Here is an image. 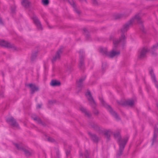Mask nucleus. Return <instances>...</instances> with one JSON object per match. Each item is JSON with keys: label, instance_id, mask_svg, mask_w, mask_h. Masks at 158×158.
I'll use <instances>...</instances> for the list:
<instances>
[{"label": "nucleus", "instance_id": "obj_11", "mask_svg": "<svg viewBox=\"0 0 158 158\" xmlns=\"http://www.w3.org/2000/svg\"><path fill=\"white\" fill-rule=\"evenodd\" d=\"M60 81L56 80H52L50 83L51 85L53 86H59L60 85Z\"/></svg>", "mask_w": 158, "mask_h": 158}, {"label": "nucleus", "instance_id": "obj_31", "mask_svg": "<svg viewBox=\"0 0 158 158\" xmlns=\"http://www.w3.org/2000/svg\"><path fill=\"white\" fill-rule=\"evenodd\" d=\"M109 137H110L109 135H107V138Z\"/></svg>", "mask_w": 158, "mask_h": 158}, {"label": "nucleus", "instance_id": "obj_15", "mask_svg": "<svg viewBox=\"0 0 158 158\" xmlns=\"http://www.w3.org/2000/svg\"><path fill=\"white\" fill-rule=\"evenodd\" d=\"M100 52L103 54L107 55V51L106 49L102 48H100L99 49Z\"/></svg>", "mask_w": 158, "mask_h": 158}, {"label": "nucleus", "instance_id": "obj_1", "mask_svg": "<svg viewBox=\"0 0 158 158\" xmlns=\"http://www.w3.org/2000/svg\"><path fill=\"white\" fill-rule=\"evenodd\" d=\"M114 136L115 139H117L118 141H119V152L120 154L124 149L126 141H124L123 143H122V141H120V139L121 137L120 133L119 132H118L117 133H115L114 134Z\"/></svg>", "mask_w": 158, "mask_h": 158}, {"label": "nucleus", "instance_id": "obj_18", "mask_svg": "<svg viewBox=\"0 0 158 158\" xmlns=\"http://www.w3.org/2000/svg\"><path fill=\"white\" fill-rule=\"evenodd\" d=\"M158 47V44L155 45L153 46V47L152 48L151 50V52H152V53L153 55V53H152V51L154 50H155L157 48V47Z\"/></svg>", "mask_w": 158, "mask_h": 158}, {"label": "nucleus", "instance_id": "obj_8", "mask_svg": "<svg viewBox=\"0 0 158 158\" xmlns=\"http://www.w3.org/2000/svg\"><path fill=\"white\" fill-rule=\"evenodd\" d=\"M33 19L34 23L37 26L38 29L41 30L42 29V27L40 23L38 18L36 16H34L33 17Z\"/></svg>", "mask_w": 158, "mask_h": 158}, {"label": "nucleus", "instance_id": "obj_6", "mask_svg": "<svg viewBox=\"0 0 158 158\" xmlns=\"http://www.w3.org/2000/svg\"><path fill=\"white\" fill-rule=\"evenodd\" d=\"M140 18L139 16V15H137L135 16L134 18H132L131 19L130 21V23L129 24V25L130 24H131L134 23V22H137L138 23H140Z\"/></svg>", "mask_w": 158, "mask_h": 158}, {"label": "nucleus", "instance_id": "obj_22", "mask_svg": "<svg viewBox=\"0 0 158 158\" xmlns=\"http://www.w3.org/2000/svg\"><path fill=\"white\" fill-rule=\"evenodd\" d=\"M15 145L18 149H22V146L21 145H18L17 144H15Z\"/></svg>", "mask_w": 158, "mask_h": 158}, {"label": "nucleus", "instance_id": "obj_17", "mask_svg": "<svg viewBox=\"0 0 158 158\" xmlns=\"http://www.w3.org/2000/svg\"><path fill=\"white\" fill-rule=\"evenodd\" d=\"M90 135L92 139L95 142H97L98 141V138L95 135H92L91 134H89Z\"/></svg>", "mask_w": 158, "mask_h": 158}, {"label": "nucleus", "instance_id": "obj_32", "mask_svg": "<svg viewBox=\"0 0 158 158\" xmlns=\"http://www.w3.org/2000/svg\"><path fill=\"white\" fill-rule=\"evenodd\" d=\"M83 62H82V63H81V65H83Z\"/></svg>", "mask_w": 158, "mask_h": 158}, {"label": "nucleus", "instance_id": "obj_21", "mask_svg": "<svg viewBox=\"0 0 158 158\" xmlns=\"http://www.w3.org/2000/svg\"><path fill=\"white\" fill-rule=\"evenodd\" d=\"M42 2L44 5H48L49 2L48 0H42Z\"/></svg>", "mask_w": 158, "mask_h": 158}, {"label": "nucleus", "instance_id": "obj_30", "mask_svg": "<svg viewBox=\"0 0 158 158\" xmlns=\"http://www.w3.org/2000/svg\"><path fill=\"white\" fill-rule=\"evenodd\" d=\"M73 3H74V2L73 1L72 3V4L71 3V4L72 5H73Z\"/></svg>", "mask_w": 158, "mask_h": 158}, {"label": "nucleus", "instance_id": "obj_27", "mask_svg": "<svg viewBox=\"0 0 158 158\" xmlns=\"http://www.w3.org/2000/svg\"><path fill=\"white\" fill-rule=\"evenodd\" d=\"M93 2V3L94 4H96L97 3L96 1V0H92Z\"/></svg>", "mask_w": 158, "mask_h": 158}, {"label": "nucleus", "instance_id": "obj_9", "mask_svg": "<svg viewBox=\"0 0 158 158\" xmlns=\"http://www.w3.org/2000/svg\"><path fill=\"white\" fill-rule=\"evenodd\" d=\"M122 39H121L120 41H118V40H114L113 41V44L114 47H116L117 44L119 43H123L124 42V40L125 39V36L124 35H122Z\"/></svg>", "mask_w": 158, "mask_h": 158}, {"label": "nucleus", "instance_id": "obj_10", "mask_svg": "<svg viewBox=\"0 0 158 158\" xmlns=\"http://www.w3.org/2000/svg\"><path fill=\"white\" fill-rule=\"evenodd\" d=\"M31 89V93H33L34 92L37 91L38 90V88L35 85L32 84H30L28 85Z\"/></svg>", "mask_w": 158, "mask_h": 158}, {"label": "nucleus", "instance_id": "obj_26", "mask_svg": "<svg viewBox=\"0 0 158 158\" xmlns=\"http://www.w3.org/2000/svg\"><path fill=\"white\" fill-rule=\"evenodd\" d=\"M37 107L38 108H40L41 107V105L38 104L37 106Z\"/></svg>", "mask_w": 158, "mask_h": 158}, {"label": "nucleus", "instance_id": "obj_14", "mask_svg": "<svg viewBox=\"0 0 158 158\" xmlns=\"http://www.w3.org/2000/svg\"><path fill=\"white\" fill-rule=\"evenodd\" d=\"M61 53V51L60 50H59L57 52L55 57L53 58L54 60H56L60 58V54Z\"/></svg>", "mask_w": 158, "mask_h": 158}, {"label": "nucleus", "instance_id": "obj_25", "mask_svg": "<svg viewBox=\"0 0 158 158\" xmlns=\"http://www.w3.org/2000/svg\"><path fill=\"white\" fill-rule=\"evenodd\" d=\"M48 140L49 141L51 142H53L54 141V139H52L51 138H48Z\"/></svg>", "mask_w": 158, "mask_h": 158}, {"label": "nucleus", "instance_id": "obj_19", "mask_svg": "<svg viewBox=\"0 0 158 158\" xmlns=\"http://www.w3.org/2000/svg\"><path fill=\"white\" fill-rule=\"evenodd\" d=\"M127 103L128 105H129L131 106H132V105H133V104L134 103V102L132 100H128L127 102Z\"/></svg>", "mask_w": 158, "mask_h": 158}, {"label": "nucleus", "instance_id": "obj_29", "mask_svg": "<svg viewBox=\"0 0 158 158\" xmlns=\"http://www.w3.org/2000/svg\"><path fill=\"white\" fill-rule=\"evenodd\" d=\"M2 23V20L1 18H0V24H1Z\"/></svg>", "mask_w": 158, "mask_h": 158}, {"label": "nucleus", "instance_id": "obj_28", "mask_svg": "<svg viewBox=\"0 0 158 158\" xmlns=\"http://www.w3.org/2000/svg\"><path fill=\"white\" fill-rule=\"evenodd\" d=\"M129 26V25L128 24H127L126 25L125 27V29H126V28H127V27Z\"/></svg>", "mask_w": 158, "mask_h": 158}, {"label": "nucleus", "instance_id": "obj_2", "mask_svg": "<svg viewBox=\"0 0 158 158\" xmlns=\"http://www.w3.org/2000/svg\"><path fill=\"white\" fill-rule=\"evenodd\" d=\"M102 103L104 106L107 109L109 110L110 112L114 116L116 117L117 116V114L115 112H114L111 107L105 103L103 100H102Z\"/></svg>", "mask_w": 158, "mask_h": 158}, {"label": "nucleus", "instance_id": "obj_13", "mask_svg": "<svg viewBox=\"0 0 158 158\" xmlns=\"http://www.w3.org/2000/svg\"><path fill=\"white\" fill-rule=\"evenodd\" d=\"M29 4V2L28 0H23L22 2V5L25 7H28Z\"/></svg>", "mask_w": 158, "mask_h": 158}, {"label": "nucleus", "instance_id": "obj_7", "mask_svg": "<svg viewBox=\"0 0 158 158\" xmlns=\"http://www.w3.org/2000/svg\"><path fill=\"white\" fill-rule=\"evenodd\" d=\"M148 50L147 48H143L141 51L139 57L140 58H142L145 56L147 52H148Z\"/></svg>", "mask_w": 158, "mask_h": 158}, {"label": "nucleus", "instance_id": "obj_23", "mask_svg": "<svg viewBox=\"0 0 158 158\" xmlns=\"http://www.w3.org/2000/svg\"><path fill=\"white\" fill-rule=\"evenodd\" d=\"M34 119L35 121H38L39 122H41V120L40 118L37 117L34 118Z\"/></svg>", "mask_w": 158, "mask_h": 158}, {"label": "nucleus", "instance_id": "obj_5", "mask_svg": "<svg viewBox=\"0 0 158 158\" xmlns=\"http://www.w3.org/2000/svg\"><path fill=\"white\" fill-rule=\"evenodd\" d=\"M7 121L14 126L17 127L18 126V123L15 122L14 118L12 117L7 119Z\"/></svg>", "mask_w": 158, "mask_h": 158}, {"label": "nucleus", "instance_id": "obj_12", "mask_svg": "<svg viewBox=\"0 0 158 158\" xmlns=\"http://www.w3.org/2000/svg\"><path fill=\"white\" fill-rule=\"evenodd\" d=\"M10 44L3 40H0V45L7 47H10Z\"/></svg>", "mask_w": 158, "mask_h": 158}, {"label": "nucleus", "instance_id": "obj_16", "mask_svg": "<svg viewBox=\"0 0 158 158\" xmlns=\"http://www.w3.org/2000/svg\"><path fill=\"white\" fill-rule=\"evenodd\" d=\"M157 131H158V129H157V130H156V129H155L154 134V136H153V142L152 143V145H153V144L154 143L156 140V139L157 136Z\"/></svg>", "mask_w": 158, "mask_h": 158}, {"label": "nucleus", "instance_id": "obj_24", "mask_svg": "<svg viewBox=\"0 0 158 158\" xmlns=\"http://www.w3.org/2000/svg\"><path fill=\"white\" fill-rule=\"evenodd\" d=\"M80 110L82 112L84 113H86V110L83 107H81L80 108Z\"/></svg>", "mask_w": 158, "mask_h": 158}, {"label": "nucleus", "instance_id": "obj_20", "mask_svg": "<svg viewBox=\"0 0 158 158\" xmlns=\"http://www.w3.org/2000/svg\"><path fill=\"white\" fill-rule=\"evenodd\" d=\"M85 78H81L77 82V83L78 85H80L81 84V82H83L85 79Z\"/></svg>", "mask_w": 158, "mask_h": 158}, {"label": "nucleus", "instance_id": "obj_4", "mask_svg": "<svg viewBox=\"0 0 158 158\" xmlns=\"http://www.w3.org/2000/svg\"><path fill=\"white\" fill-rule=\"evenodd\" d=\"M120 54V52L113 49L111 52L108 54V56L110 57L117 56Z\"/></svg>", "mask_w": 158, "mask_h": 158}, {"label": "nucleus", "instance_id": "obj_3", "mask_svg": "<svg viewBox=\"0 0 158 158\" xmlns=\"http://www.w3.org/2000/svg\"><path fill=\"white\" fill-rule=\"evenodd\" d=\"M85 95L88 98L90 103L92 105L94 106L95 105L94 101L91 96L90 92L88 91L85 94Z\"/></svg>", "mask_w": 158, "mask_h": 158}]
</instances>
